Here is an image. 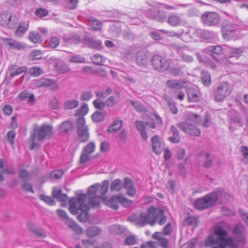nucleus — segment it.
Here are the masks:
<instances>
[{
	"instance_id": "obj_2",
	"label": "nucleus",
	"mask_w": 248,
	"mask_h": 248,
	"mask_svg": "<svg viewBox=\"0 0 248 248\" xmlns=\"http://www.w3.org/2000/svg\"><path fill=\"white\" fill-rule=\"evenodd\" d=\"M127 220L142 226L147 224H150L153 226L156 223L160 225L164 224L167 220V217L163 209L151 206L146 212L141 213L139 217L132 215L128 217Z\"/></svg>"
},
{
	"instance_id": "obj_40",
	"label": "nucleus",
	"mask_w": 248,
	"mask_h": 248,
	"mask_svg": "<svg viewBox=\"0 0 248 248\" xmlns=\"http://www.w3.org/2000/svg\"><path fill=\"white\" fill-rule=\"evenodd\" d=\"M89 108L87 104H84L78 109L76 110L75 116L83 117L88 112Z\"/></svg>"
},
{
	"instance_id": "obj_54",
	"label": "nucleus",
	"mask_w": 248,
	"mask_h": 248,
	"mask_svg": "<svg viewBox=\"0 0 248 248\" xmlns=\"http://www.w3.org/2000/svg\"><path fill=\"white\" fill-rule=\"evenodd\" d=\"M51 79L42 78L36 81V85L38 87H48L51 83Z\"/></svg>"
},
{
	"instance_id": "obj_47",
	"label": "nucleus",
	"mask_w": 248,
	"mask_h": 248,
	"mask_svg": "<svg viewBox=\"0 0 248 248\" xmlns=\"http://www.w3.org/2000/svg\"><path fill=\"white\" fill-rule=\"evenodd\" d=\"M29 25L28 22H21L16 31V34L18 36L22 35L28 29Z\"/></svg>"
},
{
	"instance_id": "obj_38",
	"label": "nucleus",
	"mask_w": 248,
	"mask_h": 248,
	"mask_svg": "<svg viewBox=\"0 0 248 248\" xmlns=\"http://www.w3.org/2000/svg\"><path fill=\"white\" fill-rule=\"evenodd\" d=\"M112 92L111 88L107 87L103 90L101 91H97L95 92V95L98 98H105L109 95Z\"/></svg>"
},
{
	"instance_id": "obj_25",
	"label": "nucleus",
	"mask_w": 248,
	"mask_h": 248,
	"mask_svg": "<svg viewBox=\"0 0 248 248\" xmlns=\"http://www.w3.org/2000/svg\"><path fill=\"white\" fill-rule=\"evenodd\" d=\"M226 50L228 51V55L230 57H239L244 52L245 47L243 46L239 47L226 46Z\"/></svg>"
},
{
	"instance_id": "obj_57",
	"label": "nucleus",
	"mask_w": 248,
	"mask_h": 248,
	"mask_svg": "<svg viewBox=\"0 0 248 248\" xmlns=\"http://www.w3.org/2000/svg\"><path fill=\"white\" fill-rule=\"evenodd\" d=\"M203 157L205 159L204 163V167L206 168L210 167L213 163L212 159L210 157V154L208 153H206L203 155Z\"/></svg>"
},
{
	"instance_id": "obj_24",
	"label": "nucleus",
	"mask_w": 248,
	"mask_h": 248,
	"mask_svg": "<svg viewBox=\"0 0 248 248\" xmlns=\"http://www.w3.org/2000/svg\"><path fill=\"white\" fill-rule=\"evenodd\" d=\"M126 17H125V20H127V22L131 24H138L139 19L137 17V10L135 9H129L127 10Z\"/></svg>"
},
{
	"instance_id": "obj_35",
	"label": "nucleus",
	"mask_w": 248,
	"mask_h": 248,
	"mask_svg": "<svg viewBox=\"0 0 248 248\" xmlns=\"http://www.w3.org/2000/svg\"><path fill=\"white\" fill-rule=\"evenodd\" d=\"M123 125V121L117 119L108 128V131L109 133H113L118 130Z\"/></svg>"
},
{
	"instance_id": "obj_13",
	"label": "nucleus",
	"mask_w": 248,
	"mask_h": 248,
	"mask_svg": "<svg viewBox=\"0 0 248 248\" xmlns=\"http://www.w3.org/2000/svg\"><path fill=\"white\" fill-rule=\"evenodd\" d=\"M237 31L238 26L236 24L228 22L225 23L222 28V35L225 39L230 40L234 37Z\"/></svg>"
},
{
	"instance_id": "obj_16",
	"label": "nucleus",
	"mask_w": 248,
	"mask_h": 248,
	"mask_svg": "<svg viewBox=\"0 0 248 248\" xmlns=\"http://www.w3.org/2000/svg\"><path fill=\"white\" fill-rule=\"evenodd\" d=\"M167 22L171 27H176L184 24L181 14L172 13L166 17Z\"/></svg>"
},
{
	"instance_id": "obj_7",
	"label": "nucleus",
	"mask_w": 248,
	"mask_h": 248,
	"mask_svg": "<svg viewBox=\"0 0 248 248\" xmlns=\"http://www.w3.org/2000/svg\"><path fill=\"white\" fill-rule=\"evenodd\" d=\"M232 90V86L228 82H221L214 91L215 100L217 102L224 101L231 93Z\"/></svg>"
},
{
	"instance_id": "obj_56",
	"label": "nucleus",
	"mask_w": 248,
	"mask_h": 248,
	"mask_svg": "<svg viewBox=\"0 0 248 248\" xmlns=\"http://www.w3.org/2000/svg\"><path fill=\"white\" fill-rule=\"evenodd\" d=\"M93 96V94L91 91H86L83 92L80 95V99L84 101H88L90 100Z\"/></svg>"
},
{
	"instance_id": "obj_5",
	"label": "nucleus",
	"mask_w": 248,
	"mask_h": 248,
	"mask_svg": "<svg viewBox=\"0 0 248 248\" xmlns=\"http://www.w3.org/2000/svg\"><path fill=\"white\" fill-rule=\"evenodd\" d=\"M217 200V193L215 191L211 192L204 197L197 199L195 202V206L197 209L204 210L215 205Z\"/></svg>"
},
{
	"instance_id": "obj_33",
	"label": "nucleus",
	"mask_w": 248,
	"mask_h": 248,
	"mask_svg": "<svg viewBox=\"0 0 248 248\" xmlns=\"http://www.w3.org/2000/svg\"><path fill=\"white\" fill-rule=\"evenodd\" d=\"M200 32L203 38L209 41L214 40L217 36V33L212 31L200 30Z\"/></svg>"
},
{
	"instance_id": "obj_43",
	"label": "nucleus",
	"mask_w": 248,
	"mask_h": 248,
	"mask_svg": "<svg viewBox=\"0 0 248 248\" xmlns=\"http://www.w3.org/2000/svg\"><path fill=\"white\" fill-rule=\"evenodd\" d=\"M8 44L13 48L17 50H22L26 48L25 44L14 40H9Z\"/></svg>"
},
{
	"instance_id": "obj_58",
	"label": "nucleus",
	"mask_w": 248,
	"mask_h": 248,
	"mask_svg": "<svg viewBox=\"0 0 248 248\" xmlns=\"http://www.w3.org/2000/svg\"><path fill=\"white\" fill-rule=\"evenodd\" d=\"M137 238L134 235H130L125 239V245H133L137 243Z\"/></svg>"
},
{
	"instance_id": "obj_32",
	"label": "nucleus",
	"mask_w": 248,
	"mask_h": 248,
	"mask_svg": "<svg viewBox=\"0 0 248 248\" xmlns=\"http://www.w3.org/2000/svg\"><path fill=\"white\" fill-rule=\"evenodd\" d=\"M107 114L105 111H95L91 116L92 119L95 123H100L103 121Z\"/></svg>"
},
{
	"instance_id": "obj_17",
	"label": "nucleus",
	"mask_w": 248,
	"mask_h": 248,
	"mask_svg": "<svg viewBox=\"0 0 248 248\" xmlns=\"http://www.w3.org/2000/svg\"><path fill=\"white\" fill-rule=\"evenodd\" d=\"M103 201L106 205L115 210L118 209L119 203L122 205L124 204V198L119 196H113L110 199L105 197Z\"/></svg>"
},
{
	"instance_id": "obj_1",
	"label": "nucleus",
	"mask_w": 248,
	"mask_h": 248,
	"mask_svg": "<svg viewBox=\"0 0 248 248\" xmlns=\"http://www.w3.org/2000/svg\"><path fill=\"white\" fill-rule=\"evenodd\" d=\"M104 196H97L89 198V204L85 203L87 196L84 194H80L77 198H71L69 201V211L73 215H76L80 211L82 213L78 216V219L82 221H86L88 218L87 211L90 207H97Z\"/></svg>"
},
{
	"instance_id": "obj_53",
	"label": "nucleus",
	"mask_w": 248,
	"mask_h": 248,
	"mask_svg": "<svg viewBox=\"0 0 248 248\" xmlns=\"http://www.w3.org/2000/svg\"><path fill=\"white\" fill-rule=\"evenodd\" d=\"M56 68L57 70L62 73L67 72L69 71L70 68L66 64L60 62L57 64Z\"/></svg>"
},
{
	"instance_id": "obj_31",
	"label": "nucleus",
	"mask_w": 248,
	"mask_h": 248,
	"mask_svg": "<svg viewBox=\"0 0 248 248\" xmlns=\"http://www.w3.org/2000/svg\"><path fill=\"white\" fill-rule=\"evenodd\" d=\"M117 96H110L108 97L105 101L106 105L110 108H113L115 106L119 101L120 94L119 92L116 93Z\"/></svg>"
},
{
	"instance_id": "obj_8",
	"label": "nucleus",
	"mask_w": 248,
	"mask_h": 248,
	"mask_svg": "<svg viewBox=\"0 0 248 248\" xmlns=\"http://www.w3.org/2000/svg\"><path fill=\"white\" fill-rule=\"evenodd\" d=\"M109 186L108 180H104L101 184L96 183L90 186L88 189L89 197L97 196H105L108 192Z\"/></svg>"
},
{
	"instance_id": "obj_14",
	"label": "nucleus",
	"mask_w": 248,
	"mask_h": 248,
	"mask_svg": "<svg viewBox=\"0 0 248 248\" xmlns=\"http://www.w3.org/2000/svg\"><path fill=\"white\" fill-rule=\"evenodd\" d=\"M219 20L220 17L216 12H206L202 16L203 23L208 26H216Z\"/></svg>"
},
{
	"instance_id": "obj_37",
	"label": "nucleus",
	"mask_w": 248,
	"mask_h": 248,
	"mask_svg": "<svg viewBox=\"0 0 248 248\" xmlns=\"http://www.w3.org/2000/svg\"><path fill=\"white\" fill-rule=\"evenodd\" d=\"M101 230L97 226L91 227L88 228L86 234L89 237H94L100 234Z\"/></svg>"
},
{
	"instance_id": "obj_50",
	"label": "nucleus",
	"mask_w": 248,
	"mask_h": 248,
	"mask_svg": "<svg viewBox=\"0 0 248 248\" xmlns=\"http://www.w3.org/2000/svg\"><path fill=\"white\" fill-rule=\"evenodd\" d=\"M95 148V143L94 142H91L83 148L82 151L86 153L91 155L94 152Z\"/></svg>"
},
{
	"instance_id": "obj_19",
	"label": "nucleus",
	"mask_w": 248,
	"mask_h": 248,
	"mask_svg": "<svg viewBox=\"0 0 248 248\" xmlns=\"http://www.w3.org/2000/svg\"><path fill=\"white\" fill-rule=\"evenodd\" d=\"M83 43L92 48L97 50H100L102 48V43L101 41L94 39L88 36L84 35Z\"/></svg>"
},
{
	"instance_id": "obj_51",
	"label": "nucleus",
	"mask_w": 248,
	"mask_h": 248,
	"mask_svg": "<svg viewBox=\"0 0 248 248\" xmlns=\"http://www.w3.org/2000/svg\"><path fill=\"white\" fill-rule=\"evenodd\" d=\"M41 35L37 31H31L29 33L30 40L34 43H37L41 41Z\"/></svg>"
},
{
	"instance_id": "obj_36",
	"label": "nucleus",
	"mask_w": 248,
	"mask_h": 248,
	"mask_svg": "<svg viewBox=\"0 0 248 248\" xmlns=\"http://www.w3.org/2000/svg\"><path fill=\"white\" fill-rule=\"evenodd\" d=\"M123 187L122 181L118 179L112 181L110 185V190L112 191L118 192L121 190Z\"/></svg>"
},
{
	"instance_id": "obj_61",
	"label": "nucleus",
	"mask_w": 248,
	"mask_h": 248,
	"mask_svg": "<svg viewBox=\"0 0 248 248\" xmlns=\"http://www.w3.org/2000/svg\"><path fill=\"white\" fill-rule=\"evenodd\" d=\"M83 38H84V36H83L82 37H80L78 34H74L70 38L69 41H70V43L75 44H78L80 43H83Z\"/></svg>"
},
{
	"instance_id": "obj_55",
	"label": "nucleus",
	"mask_w": 248,
	"mask_h": 248,
	"mask_svg": "<svg viewBox=\"0 0 248 248\" xmlns=\"http://www.w3.org/2000/svg\"><path fill=\"white\" fill-rule=\"evenodd\" d=\"M39 198L40 200L44 201L49 205L53 206L56 203L50 197L41 194L40 195Z\"/></svg>"
},
{
	"instance_id": "obj_41",
	"label": "nucleus",
	"mask_w": 248,
	"mask_h": 248,
	"mask_svg": "<svg viewBox=\"0 0 248 248\" xmlns=\"http://www.w3.org/2000/svg\"><path fill=\"white\" fill-rule=\"evenodd\" d=\"M73 127V124L70 121L63 122L60 127V131L62 133H67L71 130Z\"/></svg>"
},
{
	"instance_id": "obj_63",
	"label": "nucleus",
	"mask_w": 248,
	"mask_h": 248,
	"mask_svg": "<svg viewBox=\"0 0 248 248\" xmlns=\"http://www.w3.org/2000/svg\"><path fill=\"white\" fill-rule=\"evenodd\" d=\"M70 61L73 62L84 63L85 62V59L78 55H76L70 57Z\"/></svg>"
},
{
	"instance_id": "obj_3",
	"label": "nucleus",
	"mask_w": 248,
	"mask_h": 248,
	"mask_svg": "<svg viewBox=\"0 0 248 248\" xmlns=\"http://www.w3.org/2000/svg\"><path fill=\"white\" fill-rule=\"evenodd\" d=\"M214 233L217 236L216 238L213 235L208 236L205 241L206 247H211L215 245H218V247H214L212 248H226L228 246L231 248H235L236 244L232 237H226L228 232L224 227L221 225H217L215 227Z\"/></svg>"
},
{
	"instance_id": "obj_28",
	"label": "nucleus",
	"mask_w": 248,
	"mask_h": 248,
	"mask_svg": "<svg viewBox=\"0 0 248 248\" xmlns=\"http://www.w3.org/2000/svg\"><path fill=\"white\" fill-rule=\"evenodd\" d=\"M137 130L140 133L142 139L146 141L148 139L147 133L146 131V124L142 121H137L135 122Z\"/></svg>"
},
{
	"instance_id": "obj_52",
	"label": "nucleus",
	"mask_w": 248,
	"mask_h": 248,
	"mask_svg": "<svg viewBox=\"0 0 248 248\" xmlns=\"http://www.w3.org/2000/svg\"><path fill=\"white\" fill-rule=\"evenodd\" d=\"M11 17V14L3 13L0 15V24L3 26H7L8 20Z\"/></svg>"
},
{
	"instance_id": "obj_39",
	"label": "nucleus",
	"mask_w": 248,
	"mask_h": 248,
	"mask_svg": "<svg viewBox=\"0 0 248 248\" xmlns=\"http://www.w3.org/2000/svg\"><path fill=\"white\" fill-rule=\"evenodd\" d=\"M167 86L172 89H180L184 86L181 81L169 80L167 82Z\"/></svg>"
},
{
	"instance_id": "obj_30",
	"label": "nucleus",
	"mask_w": 248,
	"mask_h": 248,
	"mask_svg": "<svg viewBox=\"0 0 248 248\" xmlns=\"http://www.w3.org/2000/svg\"><path fill=\"white\" fill-rule=\"evenodd\" d=\"M79 102L78 100L69 99L65 101L63 104V108L65 110L73 109L77 108Z\"/></svg>"
},
{
	"instance_id": "obj_10",
	"label": "nucleus",
	"mask_w": 248,
	"mask_h": 248,
	"mask_svg": "<svg viewBox=\"0 0 248 248\" xmlns=\"http://www.w3.org/2000/svg\"><path fill=\"white\" fill-rule=\"evenodd\" d=\"M145 16L159 22H163L166 20V14L163 10H160L158 7H153L144 11Z\"/></svg>"
},
{
	"instance_id": "obj_21",
	"label": "nucleus",
	"mask_w": 248,
	"mask_h": 248,
	"mask_svg": "<svg viewBox=\"0 0 248 248\" xmlns=\"http://www.w3.org/2000/svg\"><path fill=\"white\" fill-rule=\"evenodd\" d=\"M188 100L190 102H197L200 99V92L198 89L189 87L186 89Z\"/></svg>"
},
{
	"instance_id": "obj_15",
	"label": "nucleus",
	"mask_w": 248,
	"mask_h": 248,
	"mask_svg": "<svg viewBox=\"0 0 248 248\" xmlns=\"http://www.w3.org/2000/svg\"><path fill=\"white\" fill-rule=\"evenodd\" d=\"M152 62L155 69L163 72L168 68L166 59L160 55H154L152 58Z\"/></svg>"
},
{
	"instance_id": "obj_6",
	"label": "nucleus",
	"mask_w": 248,
	"mask_h": 248,
	"mask_svg": "<svg viewBox=\"0 0 248 248\" xmlns=\"http://www.w3.org/2000/svg\"><path fill=\"white\" fill-rule=\"evenodd\" d=\"M137 54L136 62L137 64L140 66H146L150 61L149 54L144 50L138 51L137 49L131 47L126 54V58L129 60L135 58Z\"/></svg>"
},
{
	"instance_id": "obj_59",
	"label": "nucleus",
	"mask_w": 248,
	"mask_h": 248,
	"mask_svg": "<svg viewBox=\"0 0 248 248\" xmlns=\"http://www.w3.org/2000/svg\"><path fill=\"white\" fill-rule=\"evenodd\" d=\"M31 231L38 237L44 238L46 236V232L42 229H31Z\"/></svg>"
},
{
	"instance_id": "obj_11",
	"label": "nucleus",
	"mask_w": 248,
	"mask_h": 248,
	"mask_svg": "<svg viewBox=\"0 0 248 248\" xmlns=\"http://www.w3.org/2000/svg\"><path fill=\"white\" fill-rule=\"evenodd\" d=\"M176 125L185 133L193 136H199L201 134L200 129L188 121L178 123Z\"/></svg>"
},
{
	"instance_id": "obj_64",
	"label": "nucleus",
	"mask_w": 248,
	"mask_h": 248,
	"mask_svg": "<svg viewBox=\"0 0 248 248\" xmlns=\"http://www.w3.org/2000/svg\"><path fill=\"white\" fill-rule=\"evenodd\" d=\"M43 57L42 53L40 50L32 52L30 55V58L32 61L41 59Z\"/></svg>"
},
{
	"instance_id": "obj_18",
	"label": "nucleus",
	"mask_w": 248,
	"mask_h": 248,
	"mask_svg": "<svg viewBox=\"0 0 248 248\" xmlns=\"http://www.w3.org/2000/svg\"><path fill=\"white\" fill-rule=\"evenodd\" d=\"M153 151L157 155H160L164 146V143L157 135L154 136L151 139Z\"/></svg>"
},
{
	"instance_id": "obj_44",
	"label": "nucleus",
	"mask_w": 248,
	"mask_h": 248,
	"mask_svg": "<svg viewBox=\"0 0 248 248\" xmlns=\"http://www.w3.org/2000/svg\"><path fill=\"white\" fill-rule=\"evenodd\" d=\"M91 60L94 63L98 65L103 64L106 62L105 58L99 54H95L91 57Z\"/></svg>"
},
{
	"instance_id": "obj_22",
	"label": "nucleus",
	"mask_w": 248,
	"mask_h": 248,
	"mask_svg": "<svg viewBox=\"0 0 248 248\" xmlns=\"http://www.w3.org/2000/svg\"><path fill=\"white\" fill-rule=\"evenodd\" d=\"M174 49L177 52L178 54L184 62L186 63H190L193 62V58L191 55L186 54L183 52L185 49V46L175 45Z\"/></svg>"
},
{
	"instance_id": "obj_29",
	"label": "nucleus",
	"mask_w": 248,
	"mask_h": 248,
	"mask_svg": "<svg viewBox=\"0 0 248 248\" xmlns=\"http://www.w3.org/2000/svg\"><path fill=\"white\" fill-rule=\"evenodd\" d=\"M171 136L169 138V140L173 143H177L180 140V136L176 127L171 125L170 127Z\"/></svg>"
},
{
	"instance_id": "obj_20",
	"label": "nucleus",
	"mask_w": 248,
	"mask_h": 248,
	"mask_svg": "<svg viewBox=\"0 0 248 248\" xmlns=\"http://www.w3.org/2000/svg\"><path fill=\"white\" fill-rule=\"evenodd\" d=\"M136 192V187L133 181L129 178L125 177V194L130 197H133Z\"/></svg>"
},
{
	"instance_id": "obj_45",
	"label": "nucleus",
	"mask_w": 248,
	"mask_h": 248,
	"mask_svg": "<svg viewBox=\"0 0 248 248\" xmlns=\"http://www.w3.org/2000/svg\"><path fill=\"white\" fill-rule=\"evenodd\" d=\"M29 73L31 76L33 77H38L44 73L43 70L37 66H33L30 68Z\"/></svg>"
},
{
	"instance_id": "obj_42",
	"label": "nucleus",
	"mask_w": 248,
	"mask_h": 248,
	"mask_svg": "<svg viewBox=\"0 0 248 248\" xmlns=\"http://www.w3.org/2000/svg\"><path fill=\"white\" fill-rule=\"evenodd\" d=\"M46 43L48 46L51 48H56L60 44V38L56 36H52Z\"/></svg>"
},
{
	"instance_id": "obj_60",
	"label": "nucleus",
	"mask_w": 248,
	"mask_h": 248,
	"mask_svg": "<svg viewBox=\"0 0 248 248\" xmlns=\"http://www.w3.org/2000/svg\"><path fill=\"white\" fill-rule=\"evenodd\" d=\"M63 172L62 170H58L52 171L50 174V177L52 179H57L61 178Z\"/></svg>"
},
{
	"instance_id": "obj_48",
	"label": "nucleus",
	"mask_w": 248,
	"mask_h": 248,
	"mask_svg": "<svg viewBox=\"0 0 248 248\" xmlns=\"http://www.w3.org/2000/svg\"><path fill=\"white\" fill-rule=\"evenodd\" d=\"M201 80L204 85L209 86L211 84L210 74L207 72L203 71L201 75Z\"/></svg>"
},
{
	"instance_id": "obj_23",
	"label": "nucleus",
	"mask_w": 248,
	"mask_h": 248,
	"mask_svg": "<svg viewBox=\"0 0 248 248\" xmlns=\"http://www.w3.org/2000/svg\"><path fill=\"white\" fill-rule=\"evenodd\" d=\"M28 70L26 66H18L17 65H13L9 68V75L11 78L19 75L22 73H26Z\"/></svg>"
},
{
	"instance_id": "obj_12",
	"label": "nucleus",
	"mask_w": 248,
	"mask_h": 248,
	"mask_svg": "<svg viewBox=\"0 0 248 248\" xmlns=\"http://www.w3.org/2000/svg\"><path fill=\"white\" fill-rule=\"evenodd\" d=\"M226 49V46H209L203 49V52L208 54L216 60L218 61L222 56Z\"/></svg>"
},
{
	"instance_id": "obj_9",
	"label": "nucleus",
	"mask_w": 248,
	"mask_h": 248,
	"mask_svg": "<svg viewBox=\"0 0 248 248\" xmlns=\"http://www.w3.org/2000/svg\"><path fill=\"white\" fill-rule=\"evenodd\" d=\"M77 126V134L80 142H85L87 141L90 137V133L88 125L86 124V121L84 117H79L76 121Z\"/></svg>"
},
{
	"instance_id": "obj_34",
	"label": "nucleus",
	"mask_w": 248,
	"mask_h": 248,
	"mask_svg": "<svg viewBox=\"0 0 248 248\" xmlns=\"http://www.w3.org/2000/svg\"><path fill=\"white\" fill-rule=\"evenodd\" d=\"M64 6L69 10H75L77 8L79 0H62Z\"/></svg>"
},
{
	"instance_id": "obj_4",
	"label": "nucleus",
	"mask_w": 248,
	"mask_h": 248,
	"mask_svg": "<svg viewBox=\"0 0 248 248\" xmlns=\"http://www.w3.org/2000/svg\"><path fill=\"white\" fill-rule=\"evenodd\" d=\"M53 134L52 125L44 123L40 126H36L34 128V132L31 135V138L32 140L36 138L38 141H41L46 138H50Z\"/></svg>"
},
{
	"instance_id": "obj_26",
	"label": "nucleus",
	"mask_w": 248,
	"mask_h": 248,
	"mask_svg": "<svg viewBox=\"0 0 248 248\" xmlns=\"http://www.w3.org/2000/svg\"><path fill=\"white\" fill-rule=\"evenodd\" d=\"M65 224L77 234H81L83 233V229L73 220L68 218L65 220Z\"/></svg>"
},
{
	"instance_id": "obj_49",
	"label": "nucleus",
	"mask_w": 248,
	"mask_h": 248,
	"mask_svg": "<svg viewBox=\"0 0 248 248\" xmlns=\"http://www.w3.org/2000/svg\"><path fill=\"white\" fill-rule=\"evenodd\" d=\"M18 22V20L17 16L15 15H11V17L8 20V25H7L6 27L10 29H14L16 26Z\"/></svg>"
},
{
	"instance_id": "obj_62",
	"label": "nucleus",
	"mask_w": 248,
	"mask_h": 248,
	"mask_svg": "<svg viewBox=\"0 0 248 248\" xmlns=\"http://www.w3.org/2000/svg\"><path fill=\"white\" fill-rule=\"evenodd\" d=\"M108 231L111 234H116L121 232V229L118 224H114L109 227Z\"/></svg>"
},
{
	"instance_id": "obj_27",
	"label": "nucleus",
	"mask_w": 248,
	"mask_h": 248,
	"mask_svg": "<svg viewBox=\"0 0 248 248\" xmlns=\"http://www.w3.org/2000/svg\"><path fill=\"white\" fill-rule=\"evenodd\" d=\"M52 196L54 198L60 202H65L68 199L67 195L62 193V189L57 187L53 188Z\"/></svg>"
},
{
	"instance_id": "obj_46",
	"label": "nucleus",
	"mask_w": 248,
	"mask_h": 248,
	"mask_svg": "<svg viewBox=\"0 0 248 248\" xmlns=\"http://www.w3.org/2000/svg\"><path fill=\"white\" fill-rule=\"evenodd\" d=\"M89 25L92 29L94 31H98L101 29L102 27V23L100 21L94 19H91L89 21Z\"/></svg>"
}]
</instances>
